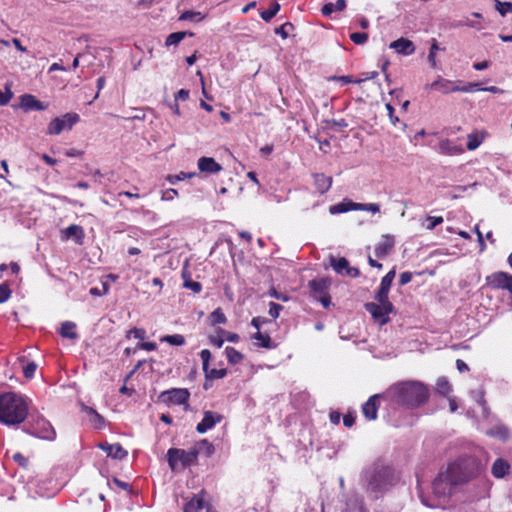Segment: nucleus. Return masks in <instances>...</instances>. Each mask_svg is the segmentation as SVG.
<instances>
[{
  "instance_id": "obj_1",
  "label": "nucleus",
  "mask_w": 512,
  "mask_h": 512,
  "mask_svg": "<svg viewBox=\"0 0 512 512\" xmlns=\"http://www.w3.org/2000/svg\"><path fill=\"white\" fill-rule=\"evenodd\" d=\"M463 481L459 467L449 466L445 472L440 473L433 481L432 489L435 499L429 501L420 494V500L423 505L429 508H440L443 506L444 500L453 493L455 487Z\"/></svg>"
},
{
  "instance_id": "obj_2",
  "label": "nucleus",
  "mask_w": 512,
  "mask_h": 512,
  "mask_svg": "<svg viewBox=\"0 0 512 512\" xmlns=\"http://www.w3.org/2000/svg\"><path fill=\"white\" fill-rule=\"evenodd\" d=\"M28 415V404L21 395L8 392L0 395V422L6 425L22 423Z\"/></svg>"
},
{
  "instance_id": "obj_3",
  "label": "nucleus",
  "mask_w": 512,
  "mask_h": 512,
  "mask_svg": "<svg viewBox=\"0 0 512 512\" xmlns=\"http://www.w3.org/2000/svg\"><path fill=\"white\" fill-rule=\"evenodd\" d=\"M395 401L407 407H417L428 400V388L418 381H406L391 387Z\"/></svg>"
},
{
  "instance_id": "obj_4",
  "label": "nucleus",
  "mask_w": 512,
  "mask_h": 512,
  "mask_svg": "<svg viewBox=\"0 0 512 512\" xmlns=\"http://www.w3.org/2000/svg\"><path fill=\"white\" fill-rule=\"evenodd\" d=\"M368 488L374 492H382L398 481V476L392 467L375 464L373 468L367 472Z\"/></svg>"
},
{
  "instance_id": "obj_5",
  "label": "nucleus",
  "mask_w": 512,
  "mask_h": 512,
  "mask_svg": "<svg viewBox=\"0 0 512 512\" xmlns=\"http://www.w3.org/2000/svg\"><path fill=\"white\" fill-rule=\"evenodd\" d=\"M199 450H184L180 448H170L167 451V461L171 470L176 471L180 468H186L197 462Z\"/></svg>"
},
{
  "instance_id": "obj_6",
  "label": "nucleus",
  "mask_w": 512,
  "mask_h": 512,
  "mask_svg": "<svg viewBox=\"0 0 512 512\" xmlns=\"http://www.w3.org/2000/svg\"><path fill=\"white\" fill-rule=\"evenodd\" d=\"M80 117L77 113L70 112L62 115L61 117H56L50 121L47 126V134L49 135H59L63 130H70L72 127L78 123Z\"/></svg>"
},
{
  "instance_id": "obj_7",
  "label": "nucleus",
  "mask_w": 512,
  "mask_h": 512,
  "mask_svg": "<svg viewBox=\"0 0 512 512\" xmlns=\"http://www.w3.org/2000/svg\"><path fill=\"white\" fill-rule=\"evenodd\" d=\"M486 284L495 290H507L512 296V275L506 272H495L486 277Z\"/></svg>"
},
{
  "instance_id": "obj_8",
  "label": "nucleus",
  "mask_w": 512,
  "mask_h": 512,
  "mask_svg": "<svg viewBox=\"0 0 512 512\" xmlns=\"http://www.w3.org/2000/svg\"><path fill=\"white\" fill-rule=\"evenodd\" d=\"M365 309L372 315L373 319L384 325L389 322V314L393 312V306L386 307L384 304L366 303Z\"/></svg>"
},
{
  "instance_id": "obj_9",
  "label": "nucleus",
  "mask_w": 512,
  "mask_h": 512,
  "mask_svg": "<svg viewBox=\"0 0 512 512\" xmlns=\"http://www.w3.org/2000/svg\"><path fill=\"white\" fill-rule=\"evenodd\" d=\"M189 392L184 388H173L160 394V398L167 404L181 405L188 401Z\"/></svg>"
},
{
  "instance_id": "obj_10",
  "label": "nucleus",
  "mask_w": 512,
  "mask_h": 512,
  "mask_svg": "<svg viewBox=\"0 0 512 512\" xmlns=\"http://www.w3.org/2000/svg\"><path fill=\"white\" fill-rule=\"evenodd\" d=\"M222 420V416L212 411H206L200 423L197 424L196 430L198 433H205L212 429L217 423Z\"/></svg>"
},
{
  "instance_id": "obj_11",
  "label": "nucleus",
  "mask_w": 512,
  "mask_h": 512,
  "mask_svg": "<svg viewBox=\"0 0 512 512\" xmlns=\"http://www.w3.org/2000/svg\"><path fill=\"white\" fill-rule=\"evenodd\" d=\"M331 265L333 269L339 274H345L353 278L359 275V270L355 267H351L346 258H332Z\"/></svg>"
},
{
  "instance_id": "obj_12",
  "label": "nucleus",
  "mask_w": 512,
  "mask_h": 512,
  "mask_svg": "<svg viewBox=\"0 0 512 512\" xmlns=\"http://www.w3.org/2000/svg\"><path fill=\"white\" fill-rule=\"evenodd\" d=\"M395 245V239L391 235H383L375 246V255L379 258L387 256Z\"/></svg>"
},
{
  "instance_id": "obj_13",
  "label": "nucleus",
  "mask_w": 512,
  "mask_h": 512,
  "mask_svg": "<svg viewBox=\"0 0 512 512\" xmlns=\"http://www.w3.org/2000/svg\"><path fill=\"white\" fill-rule=\"evenodd\" d=\"M34 433L41 439L45 440H54L56 433L54 428L51 426L49 422L44 419H40L37 421L36 426L34 428Z\"/></svg>"
},
{
  "instance_id": "obj_14",
  "label": "nucleus",
  "mask_w": 512,
  "mask_h": 512,
  "mask_svg": "<svg viewBox=\"0 0 512 512\" xmlns=\"http://www.w3.org/2000/svg\"><path fill=\"white\" fill-rule=\"evenodd\" d=\"M20 104H21V107L25 111H31V110L42 111L47 108L46 104L39 101L35 96H33L31 94L22 95L20 97Z\"/></svg>"
},
{
  "instance_id": "obj_15",
  "label": "nucleus",
  "mask_w": 512,
  "mask_h": 512,
  "mask_svg": "<svg viewBox=\"0 0 512 512\" xmlns=\"http://www.w3.org/2000/svg\"><path fill=\"white\" fill-rule=\"evenodd\" d=\"M198 169L206 174H216L222 170V166L212 157H201L198 159Z\"/></svg>"
},
{
  "instance_id": "obj_16",
  "label": "nucleus",
  "mask_w": 512,
  "mask_h": 512,
  "mask_svg": "<svg viewBox=\"0 0 512 512\" xmlns=\"http://www.w3.org/2000/svg\"><path fill=\"white\" fill-rule=\"evenodd\" d=\"M389 47L402 55H411L415 52V45L411 40L399 38L390 43Z\"/></svg>"
},
{
  "instance_id": "obj_17",
  "label": "nucleus",
  "mask_w": 512,
  "mask_h": 512,
  "mask_svg": "<svg viewBox=\"0 0 512 512\" xmlns=\"http://www.w3.org/2000/svg\"><path fill=\"white\" fill-rule=\"evenodd\" d=\"M99 448L114 459H123L127 456V451L119 444L100 443Z\"/></svg>"
},
{
  "instance_id": "obj_18",
  "label": "nucleus",
  "mask_w": 512,
  "mask_h": 512,
  "mask_svg": "<svg viewBox=\"0 0 512 512\" xmlns=\"http://www.w3.org/2000/svg\"><path fill=\"white\" fill-rule=\"evenodd\" d=\"M427 88L438 90L443 94H448L452 92H458L459 86L451 80L440 78L428 85Z\"/></svg>"
},
{
  "instance_id": "obj_19",
  "label": "nucleus",
  "mask_w": 512,
  "mask_h": 512,
  "mask_svg": "<svg viewBox=\"0 0 512 512\" xmlns=\"http://www.w3.org/2000/svg\"><path fill=\"white\" fill-rule=\"evenodd\" d=\"M377 395L371 396L363 405L362 412L366 419L368 420H375L377 418Z\"/></svg>"
},
{
  "instance_id": "obj_20",
  "label": "nucleus",
  "mask_w": 512,
  "mask_h": 512,
  "mask_svg": "<svg viewBox=\"0 0 512 512\" xmlns=\"http://www.w3.org/2000/svg\"><path fill=\"white\" fill-rule=\"evenodd\" d=\"M252 339L254 340V344L257 347L274 349L277 346L268 334L262 333L260 331H257L255 334H253Z\"/></svg>"
},
{
  "instance_id": "obj_21",
  "label": "nucleus",
  "mask_w": 512,
  "mask_h": 512,
  "mask_svg": "<svg viewBox=\"0 0 512 512\" xmlns=\"http://www.w3.org/2000/svg\"><path fill=\"white\" fill-rule=\"evenodd\" d=\"M204 492L194 495L187 503L184 505L183 512H198L204 508Z\"/></svg>"
},
{
  "instance_id": "obj_22",
  "label": "nucleus",
  "mask_w": 512,
  "mask_h": 512,
  "mask_svg": "<svg viewBox=\"0 0 512 512\" xmlns=\"http://www.w3.org/2000/svg\"><path fill=\"white\" fill-rule=\"evenodd\" d=\"M332 177L326 176L325 174H315L314 184L319 193H326L332 185Z\"/></svg>"
},
{
  "instance_id": "obj_23",
  "label": "nucleus",
  "mask_w": 512,
  "mask_h": 512,
  "mask_svg": "<svg viewBox=\"0 0 512 512\" xmlns=\"http://www.w3.org/2000/svg\"><path fill=\"white\" fill-rule=\"evenodd\" d=\"M357 205H358V203H355L351 200L344 199L342 202L330 206L329 212L333 215L345 213V212H349L352 210H357Z\"/></svg>"
},
{
  "instance_id": "obj_24",
  "label": "nucleus",
  "mask_w": 512,
  "mask_h": 512,
  "mask_svg": "<svg viewBox=\"0 0 512 512\" xmlns=\"http://www.w3.org/2000/svg\"><path fill=\"white\" fill-rule=\"evenodd\" d=\"M509 469V463L502 458H498L492 465V474L496 478H503L508 473Z\"/></svg>"
},
{
  "instance_id": "obj_25",
  "label": "nucleus",
  "mask_w": 512,
  "mask_h": 512,
  "mask_svg": "<svg viewBox=\"0 0 512 512\" xmlns=\"http://www.w3.org/2000/svg\"><path fill=\"white\" fill-rule=\"evenodd\" d=\"M63 233L66 239L74 238L77 243H81L84 237L83 228L76 224L68 226Z\"/></svg>"
},
{
  "instance_id": "obj_26",
  "label": "nucleus",
  "mask_w": 512,
  "mask_h": 512,
  "mask_svg": "<svg viewBox=\"0 0 512 512\" xmlns=\"http://www.w3.org/2000/svg\"><path fill=\"white\" fill-rule=\"evenodd\" d=\"M346 6V0H337L336 3L329 2L323 5L321 12L325 17H329L335 11L345 10Z\"/></svg>"
},
{
  "instance_id": "obj_27",
  "label": "nucleus",
  "mask_w": 512,
  "mask_h": 512,
  "mask_svg": "<svg viewBox=\"0 0 512 512\" xmlns=\"http://www.w3.org/2000/svg\"><path fill=\"white\" fill-rule=\"evenodd\" d=\"M76 324L72 321H65L61 324L60 335L64 338L77 339L78 335L75 331Z\"/></svg>"
},
{
  "instance_id": "obj_28",
  "label": "nucleus",
  "mask_w": 512,
  "mask_h": 512,
  "mask_svg": "<svg viewBox=\"0 0 512 512\" xmlns=\"http://www.w3.org/2000/svg\"><path fill=\"white\" fill-rule=\"evenodd\" d=\"M487 435L505 441L509 438V430L506 426L498 424L489 429Z\"/></svg>"
},
{
  "instance_id": "obj_29",
  "label": "nucleus",
  "mask_w": 512,
  "mask_h": 512,
  "mask_svg": "<svg viewBox=\"0 0 512 512\" xmlns=\"http://www.w3.org/2000/svg\"><path fill=\"white\" fill-rule=\"evenodd\" d=\"M441 152L449 155L461 154L464 149L461 146L453 144L450 140H443L440 142Z\"/></svg>"
},
{
  "instance_id": "obj_30",
  "label": "nucleus",
  "mask_w": 512,
  "mask_h": 512,
  "mask_svg": "<svg viewBox=\"0 0 512 512\" xmlns=\"http://www.w3.org/2000/svg\"><path fill=\"white\" fill-rule=\"evenodd\" d=\"M309 286L314 293V296L318 297L324 294L325 289L327 288V281L324 279H315L309 283Z\"/></svg>"
},
{
  "instance_id": "obj_31",
  "label": "nucleus",
  "mask_w": 512,
  "mask_h": 512,
  "mask_svg": "<svg viewBox=\"0 0 512 512\" xmlns=\"http://www.w3.org/2000/svg\"><path fill=\"white\" fill-rule=\"evenodd\" d=\"M436 391L443 396H448L452 391V385L447 378L440 377L436 382Z\"/></svg>"
},
{
  "instance_id": "obj_32",
  "label": "nucleus",
  "mask_w": 512,
  "mask_h": 512,
  "mask_svg": "<svg viewBox=\"0 0 512 512\" xmlns=\"http://www.w3.org/2000/svg\"><path fill=\"white\" fill-rule=\"evenodd\" d=\"M187 34L188 32L185 31H179L169 34L165 41L166 46L177 45L186 37ZM189 35L193 36V33H189Z\"/></svg>"
},
{
  "instance_id": "obj_33",
  "label": "nucleus",
  "mask_w": 512,
  "mask_h": 512,
  "mask_svg": "<svg viewBox=\"0 0 512 512\" xmlns=\"http://www.w3.org/2000/svg\"><path fill=\"white\" fill-rule=\"evenodd\" d=\"M389 291L390 290H387L386 288L384 289L383 287H379V290L375 296V299L378 304H384L388 308L393 306V304L389 301L388 298Z\"/></svg>"
},
{
  "instance_id": "obj_34",
  "label": "nucleus",
  "mask_w": 512,
  "mask_h": 512,
  "mask_svg": "<svg viewBox=\"0 0 512 512\" xmlns=\"http://www.w3.org/2000/svg\"><path fill=\"white\" fill-rule=\"evenodd\" d=\"M227 359L232 364H237L243 359V355L233 347H226Z\"/></svg>"
},
{
  "instance_id": "obj_35",
  "label": "nucleus",
  "mask_w": 512,
  "mask_h": 512,
  "mask_svg": "<svg viewBox=\"0 0 512 512\" xmlns=\"http://www.w3.org/2000/svg\"><path fill=\"white\" fill-rule=\"evenodd\" d=\"M161 341L175 346H182L185 344V338L181 334L166 335L161 338Z\"/></svg>"
},
{
  "instance_id": "obj_36",
  "label": "nucleus",
  "mask_w": 512,
  "mask_h": 512,
  "mask_svg": "<svg viewBox=\"0 0 512 512\" xmlns=\"http://www.w3.org/2000/svg\"><path fill=\"white\" fill-rule=\"evenodd\" d=\"M279 10H280L279 3L274 2L269 9L261 12V18L264 21L269 22L278 13Z\"/></svg>"
},
{
  "instance_id": "obj_37",
  "label": "nucleus",
  "mask_w": 512,
  "mask_h": 512,
  "mask_svg": "<svg viewBox=\"0 0 512 512\" xmlns=\"http://www.w3.org/2000/svg\"><path fill=\"white\" fill-rule=\"evenodd\" d=\"M86 412L89 413L92 418L90 421L94 424V426L98 429H101L104 426V419L102 416H100L95 410L92 408L86 407Z\"/></svg>"
},
{
  "instance_id": "obj_38",
  "label": "nucleus",
  "mask_w": 512,
  "mask_h": 512,
  "mask_svg": "<svg viewBox=\"0 0 512 512\" xmlns=\"http://www.w3.org/2000/svg\"><path fill=\"white\" fill-rule=\"evenodd\" d=\"M205 18L201 12L198 11H185L181 14L180 20H191V21H201Z\"/></svg>"
},
{
  "instance_id": "obj_39",
  "label": "nucleus",
  "mask_w": 512,
  "mask_h": 512,
  "mask_svg": "<svg viewBox=\"0 0 512 512\" xmlns=\"http://www.w3.org/2000/svg\"><path fill=\"white\" fill-rule=\"evenodd\" d=\"M495 9L504 17L512 11V3L495 0Z\"/></svg>"
},
{
  "instance_id": "obj_40",
  "label": "nucleus",
  "mask_w": 512,
  "mask_h": 512,
  "mask_svg": "<svg viewBox=\"0 0 512 512\" xmlns=\"http://www.w3.org/2000/svg\"><path fill=\"white\" fill-rule=\"evenodd\" d=\"M439 50L438 42L436 39H433L430 51L428 54V61L430 65L435 68L437 66L436 53Z\"/></svg>"
},
{
  "instance_id": "obj_41",
  "label": "nucleus",
  "mask_w": 512,
  "mask_h": 512,
  "mask_svg": "<svg viewBox=\"0 0 512 512\" xmlns=\"http://www.w3.org/2000/svg\"><path fill=\"white\" fill-rule=\"evenodd\" d=\"M426 229L427 230H433L436 226L443 223V217L442 216H427L426 217Z\"/></svg>"
},
{
  "instance_id": "obj_42",
  "label": "nucleus",
  "mask_w": 512,
  "mask_h": 512,
  "mask_svg": "<svg viewBox=\"0 0 512 512\" xmlns=\"http://www.w3.org/2000/svg\"><path fill=\"white\" fill-rule=\"evenodd\" d=\"M395 269H392L389 271L381 280L380 287L386 288L387 290H390L392 282L395 278Z\"/></svg>"
},
{
  "instance_id": "obj_43",
  "label": "nucleus",
  "mask_w": 512,
  "mask_h": 512,
  "mask_svg": "<svg viewBox=\"0 0 512 512\" xmlns=\"http://www.w3.org/2000/svg\"><path fill=\"white\" fill-rule=\"evenodd\" d=\"M357 210L368 211L375 214L380 212V205L377 203H358Z\"/></svg>"
},
{
  "instance_id": "obj_44",
  "label": "nucleus",
  "mask_w": 512,
  "mask_h": 512,
  "mask_svg": "<svg viewBox=\"0 0 512 512\" xmlns=\"http://www.w3.org/2000/svg\"><path fill=\"white\" fill-rule=\"evenodd\" d=\"M196 449L199 450V453L202 450H205V453H206L207 456L212 455L213 452H214V446L208 440H206V439L201 440L198 443V447Z\"/></svg>"
},
{
  "instance_id": "obj_45",
  "label": "nucleus",
  "mask_w": 512,
  "mask_h": 512,
  "mask_svg": "<svg viewBox=\"0 0 512 512\" xmlns=\"http://www.w3.org/2000/svg\"><path fill=\"white\" fill-rule=\"evenodd\" d=\"M474 91H482L481 84L479 82L468 83L464 86H459L458 92L469 93Z\"/></svg>"
},
{
  "instance_id": "obj_46",
  "label": "nucleus",
  "mask_w": 512,
  "mask_h": 512,
  "mask_svg": "<svg viewBox=\"0 0 512 512\" xmlns=\"http://www.w3.org/2000/svg\"><path fill=\"white\" fill-rule=\"evenodd\" d=\"M211 322L212 324H222L226 322V316L220 309H216L211 313Z\"/></svg>"
},
{
  "instance_id": "obj_47",
  "label": "nucleus",
  "mask_w": 512,
  "mask_h": 512,
  "mask_svg": "<svg viewBox=\"0 0 512 512\" xmlns=\"http://www.w3.org/2000/svg\"><path fill=\"white\" fill-rule=\"evenodd\" d=\"M12 291L6 283L0 284V303H4L11 297Z\"/></svg>"
},
{
  "instance_id": "obj_48",
  "label": "nucleus",
  "mask_w": 512,
  "mask_h": 512,
  "mask_svg": "<svg viewBox=\"0 0 512 512\" xmlns=\"http://www.w3.org/2000/svg\"><path fill=\"white\" fill-rule=\"evenodd\" d=\"M351 41H353L357 45H362L367 42L368 40V34L367 33H360V32H354L350 35Z\"/></svg>"
},
{
  "instance_id": "obj_49",
  "label": "nucleus",
  "mask_w": 512,
  "mask_h": 512,
  "mask_svg": "<svg viewBox=\"0 0 512 512\" xmlns=\"http://www.w3.org/2000/svg\"><path fill=\"white\" fill-rule=\"evenodd\" d=\"M12 97L13 92L9 87H6L5 91L0 90V106L8 104Z\"/></svg>"
},
{
  "instance_id": "obj_50",
  "label": "nucleus",
  "mask_w": 512,
  "mask_h": 512,
  "mask_svg": "<svg viewBox=\"0 0 512 512\" xmlns=\"http://www.w3.org/2000/svg\"><path fill=\"white\" fill-rule=\"evenodd\" d=\"M283 309V306L280 305V304H277L275 302H270L269 303V315L276 319L279 317L280 315V311Z\"/></svg>"
},
{
  "instance_id": "obj_51",
  "label": "nucleus",
  "mask_w": 512,
  "mask_h": 512,
  "mask_svg": "<svg viewBox=\"0 0 512 512\" xmlns=\"http://www.w3.org/2000/svg\"><path fill=\"white\" fill-rule=\"evenodd\" d=\"M206 376L212 379H221L226 375L225 369H211L210 371L207 370Z\"/></svg>"
},
{
  "instance_id": "obj_52",
  "label": "nucleus",
  "mask_w": 512,
  "mask_h": 512,
  "mask_svg": "<svg viewBox=\"0 0 512 512\" xmlns=\"http://www.w3.org/2000/svg\"><path fill=\"white\" fill-rule=\"evenodd\" d=\"M192 176H193V174H187V173L181 172V173L176 174V175H169L167 177V180L169 181L170 184L174 185L178 181L184 180L187 177H192Z\"/></svg>"
},
{
  "instance_id": "obj_53",
  "label": "nucleus",
  "mask_w": 512,
  "mask_h": 512,
  "mask_svg": "<svg viewBox=\"0 0 512 512\" xmlns=\"http://www.w3.org/2000/svg\"><path fill=\"white\" fill-rule=\"evenodd\" d=\"M481 144V140L478 139L477 135L469 134L467 141V148L469 150H475Z\"/></svg>"
},
{
  "instance_id": "obj_54",
  "label": "nucleus",
  "mask_w": 512,
  "mask_h": 512,
  "mask_svg": "<svg viewBox=\"0 0 512 512\" xmlns=\"http://www.w3.org/2000/svg\"><path fill=\"white\" fill-rule=\"evenodd\" d=\"M133 336L136 339L143 340L146 337V331L140 328H133L128 331L127 337Z\"/></svg>"
},
{
  "instance_id": "obj_55",
  "label": "nucleus",
  "mask_w": 512,
  "mask_h": 512,
  "mask_svg": "<svg viewBox=\"0 0 512 512\" xmlns=\"http://www.w3.org/2000/svg\"><path fill=\"white\" fill-rule=\"evenodd\" d=\"M331 80L340 81L342 84H349V83H357V84H359V83L362 82V80H358V79L354 80L352 77L346 76V75H344V76H333L331 78Z\"/></svg>"
},
{
  "instance_id": "obj_56",
  "label": "nucleus",
  "mask_w": 512,
  "mask_h": 512,
  "mask_svg": "<svg viewBox=\"0 0 512 512\" xmlns=\"http://www.w3.org/2000/svg\"><path fill=\"white\" fill-rule=\"evenodd\" d=\"M184 287L191 289L194 293H199L202 289V286L199 282L192 281V280H186L184 282Z\"/></svg>"
},
{
  "instance_id": "obj_57",
  "label": "nucleus",
  "mask_w": 512,
  "mask_h": 512,
  "mask_svg": "<svg viewBox=\"0 0 512 512\" xmlns=\"http://www.w3.org/2000/svg\"><path fill=\"white\" fill-rule=\"evenodd\" d=\"M200 357L202 359V362H203V370L205 372H207V368H208V363H209V360L211 358V353L208 349H204L200 352Z\"/></svg>"
},
{
  "instance_id": "obj_58",
  "label": "nucleus",
  "mask_w": 512,
  "mask_h": 512,
  "mask_svg": "<svg viewBox=\"0 0 512 512\" xmlns=\"http://www.w3.org/2000/svg\"><path fill=\"white\" fill-rule=\"evenodd\" d=\"M178 195V192L176 189L170 188L163 192L162 194V200L163 201H171Z\"/></svg>"
},
{
  "instance_id": "obj_59",
  "label": "nucleus",
  "mask_w": 512,
  "mask_h": 512,
  "mask_svg": "<svg viewBox=\"0 0 512 512\" xmlns=\"http://www.w3.org/2000/svg\"><path fill=\"white\" fill-rule=\"evenodd\" d=\"M36 368H37V366L34 362L28 363L23 369L25 377L32 378L34 375V372L36 371Z\"/></svg>"
},
{
  "instance_id": "obj_60",
  "label": "nucleus",
  "mask_w": 512,
  "mask_h": 512,
  "mask_svg": "<svg viewBox=\"0 0 512 512\" xmlns=\"http://www.w3.org/2000/svg\"><path fill=\"white\" fill-rule=\"evenodd\" d=\"M219 333L222 334L223 336H226V338L224 339L229 342L236 343L239 341V335L236 333H230L222 329L219 330Z\"/></svg>"
},
{
  "instance_id": "obj_61",
  "label": "nucleus",
  "mask_w": 512,
  "mask_h": 512,
  "mask_svg": "<svg viewBox=\"0 0 512 512\" xmlns=\"http://www.w3.org/2000/svg\"><path fill=\"white\" fill-rule=\"evenodd\" d=\"M471 395L474 399H476L478 401V403L483 406V409L486 410V407H485V400H484V393L482 390H478V391H472L471 392Z\"/></svg>"
},
{
  "instance_id": "obj_62",
  "label": "nucleus",
  "mask_w": 512,
  "mask_h": 512,
  "mask_svg": "<svg viewBox=\"0 0 512 512\" xmlns=\"http://www.w3.org/2000/svg\"><path fill=\"white\" fill-rule=\"evenodd\" d=\"M224 341H225L224 336L222 334H220L219 332H218L217 336L210 337V343L218 348L222 347Z\"/></svg>"
},
{
  "instance_id": "obj_63",
  "label": "nucleus",
  "mask_w": 512,
  "mask_h": 512,
  "mask_svg": "<svg viewBox=\"0 0 512 512\" xmlns=\"http://www.w3.org/2000/svg\"><path fill=\"white\" fill-rule=\"evenodd\" d=\"M385 108H386V110H387V112H388V116H389V118H390L391 123H392L393 125H396V123H398V122H399V118H398V117H396V116H394V108H393V106H392L391 104L387 103V104L385 105Z\"/></svg>"
},
{
  "instance_id": "obj_64",
  "label": "nucleus",
  "mask_w": 512,
  "mask_h": 512,
  "mask_svg": "<svg viewBox=\"0 0 512 512\" xmlns=\"http://www.w3.org/2000/svg\"><path fill=\"white\" fill-rule=\"evenodd\" d=\"M412 280V273L411 272H403L399 276V284L400 285H406Z\"/></svg>"
}]
</instances>
